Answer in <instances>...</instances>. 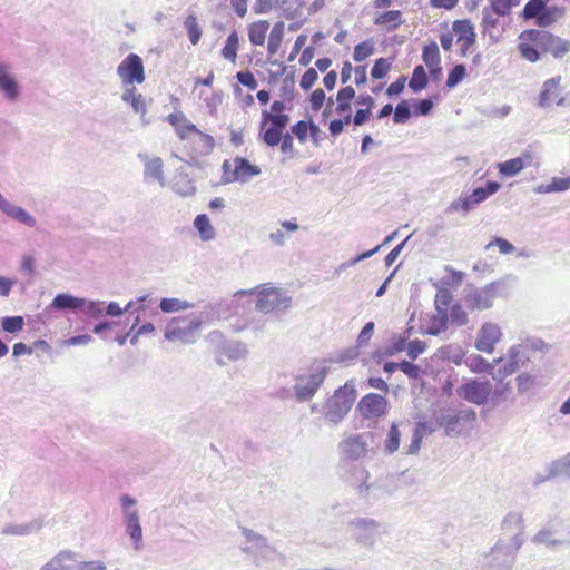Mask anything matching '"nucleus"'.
Returning a JSON list of instances; mask_svg holds the SVG:
<instances>
[{
	"mask_svg": "<svg viewBox=\"0 0 570 570\" xmlns=\"http://www.w3.org/2000/svg\"><path fill=\"white\" fill-rule=\"evenodd\" d=\"M0 212L26 227L33 228L37 225V219L28 210L8 200L1 193Z\"/></svg>",
	"mask_w": 570,
	"mask_h": 570,
	"instance_id": "obj_17",
	"label": "nucleus"
},
{
	"mask_svg": "<svg viewBox=\"0 0 570 570\" xmlns=\"http://www.w3.org/2000/svg\"><path fill=\"white\" fill-rule=\"evenodd\" d=\"M86 298L76 297L71 294L61 293L56 295L50 304V308L57 311H80L85 308Z\"/></svg>",
	"mask_w": 570,
	"mask_h": 570,
	"instance_id": "obj_24",
	"label": "nucleus"
},
{
	"mask_svg": "<svg viewBox=\"0 0 570 570\" xmlns=\"http://www.w3.org/2000/svg\"><path fill=\"white\" fill-rule=\"evenodd\" d=\"M200 326L199 317H173L165 327L164 336L169 342L193 344L198 337Z\"/></svg>",
	"mask_w": 570,
	"mask_h": 570,
	"instance_id": "obj_4",
	"label": "nucleus"
},
{
	"mask_svg": "<svg viewBox=\"0 0 570 570\" xmlns=\"http://www.w3.org/2000/svg\"><path fill=\"white\" fill-rule=\"evenodd\" d=\"M452 302V295L448 289L439 291L435 295V311L448 313V308Z\"/></svg>",
	"mask_w": 570,
	"mask_h": 570,
	"instance_id": "obj_62",
	"label": "nucleus"
},
{
	"mask_svg": "<svg viewBox=\"0 0 570 570\" xmlns=\"http://www.w3.org/2000/svg\"><path fill=\"white\" fill-rule=\"evenodd\" d=\"M355 399L356 390L351 382L340 386L325 403V420L334 425L342 422L351 411Z\"/></svg>",
	"mask_w": 570,
	"mask_h": 570,
	"instance_id": "obj_2",
	"label": "nucleus"
},
{
	"mask_svg": "<svg viewBox=\"0 0 570 570\" xmlns=\"http://www.w3.org/2000/svg\"><path fill=\"white\" fill-rule=\"evenodd\" d=\"M42 527L43 521L41 519H35L27 523L7 524L1 532L6 535H28L38 532Z\"/></svg>",
	"mask_w": 570,
	"mask_h": 570,
	"instance_id": "obj_28",
	"label": "nucleus"
},
{
	"mask_svg": "<svg viewBox=\"0 0 570 570\" xmlns=\"http://www.w3.org/2000/svg\"><path fill=\"white\" fill-rule=\"evenodd\" d=\"M405 476V472H401L397 474H389L385 478H382L376 481V488L381 489L383 492L387 494H392L396 491L402 482V478Z\"/></svg>",
	"mask_w": 570,
	"mask_h": 570,
	"instance_id": "obj_44",
	"label": "nucleus"
},
{
	"mask_svg": "<svg viewBox=\"0 0 570 570\" xmlns=\"http://www.w3.org/2000/svg\"><path fill=\"white\" fill-rule=\"evenodd\" d=\"M184 27L187 30L190 42L197 45L202 37V29L198 26L197 18L194 14H189L184 22Z\"/></svg>",
	"mask_w": 570,
	"mask_h": 570,
	"instance_id": "obj_55",
	"label": "nucleus"
},
{
	"mask_svg": "<svg viewBox=\"0 0 570 570\" xmlns=\"http://www.w3.org/2000/svg\"><path fill=\"white\" fill-rule=\"evenodd\" d=\"M411 117V108L407 100H402L395 107L393 120L396 124H405Z\"/></svg>",
	"mask_w": 570,
	"mask_h": 570,
	"instance_id": "obj_60",
	"label": "nucleus"
},
{
	"mask_svg": "<svg viewBox=\"0 0 570 570\" xmlns=\"http://www.w3.org/2000/svg\"><path fill=\"white\" fill-rule=\"evenodd\" d=\"M328 373L325 365H316L305 375H298L295 380L294 392L297 402L309 401L323 384Z\"/></svg>",
	"mask_w": 570,
	"mask_h": 570,
	"instance_id": "obj_7",
	"label": "nucleus"
},
{
	"mask_svg": "<svg viewBox=\"0 0 570 570\" xmlns=\"http://www.w3.org/2000/svg\"><path fill=\"white\" fill-rule=\"evenodd\" d=\"M476 420V413L471 407L461 410L442 409L436 415V422L445 429L446 435H459L466 425Z\"/></svg>",
	"mask_w": 570,
	"mask_h": 570,
	"instance_id": "obj_6",
	"label": "nucleus"
},
{
	"mask_svg": "<svg viewBox=\"0 0 570 570\" xmlns=\"http://www.w3.org/2000/svg\"><path fill=\"white\" fill-rule=\"evenodd\" d=\"M452 30L458 37V42H465V47L474 45L476 35L470 20H455L452 24Z\"/></svg>",
	"mask_w": 570,
	"mask_h": 570,
	"instance_id": "obj_25",
	"label": "nucleus"
},
{
	"mask_svg": "<svg viewBox=\"0 0 570 570\" xmlns=\"http://www.w3.org/2000/svg\"><path fill=\"white\" fill-rule=\"evenodd\" d=\"M374 53V45L370 40H365L354 47L353 59L356 62L364 61Z\"/></svg>",
	"mask_w": 570,
	"mask_h": 570,
	"instance_id": "obj_57",
	"label": "nucleus"
},
{
	"mask_svg": "<svg viewBox=\"0 0 570 570\" xmlns=\"http://www.w3.org/2000/svg\"><path fill=\"white\" fill-rule=\"evenodd\" d=\"M76 553L70 550H62L57 553L50 561L42 566L41 570H70L75 562Z\"/></svg>",
	"mask_w": 570,
	"mask_h": 570,
	"instance_id": "obj_30",
	"label": "nucleus"
},
{
	"mask_svg": "<svg viewBox=\"0 0 570 570\" xmlns=\"http://www.w3.org/2000/svg\"><path fill=\"white\" fill-rule=\"evenodd\" d=\"M259 138L268 146L276 147L282 138L283 131L277 129L272 122L267 129L261 127Z\"/></svg>",
	"mask_w": 570,
	"mask_h": 570,
	"instance_id": "obj_48",
	"label": "nucleus"
},
{
	"mask_svg": "<svg viewBox=\"0 0 570 570\" xmlns=\"http://www.w3.org/2000/svg\"><path fill=\"white\" fill-rule=\"evenodd\" d=\"M354 478L355 481L352 483L356 494L358 498L367 500L370 497V490L372 488H376L375 483H370L371 473L364 466H358L354 469Z\"/></svg>",
	"mask_w": 570,
	"mask_h": 570,
	"instance_id": "obj_23",
	"label": "nucleus"
},
{
	"mask_svg": "<svg viewBox=\"0 0 570 570\" xmlns=\"http://www.w3.org/2000/svg\"><path fill=\"white\" fill-rule=\"evenodd\" d=\"M354 97H355V90L351 86H346V87L342 88L341 90H338L337 96H336V100H337L336 112L340 115L347 112L351 109L350 101Z\"/></svg>",
	"mask_w": 570,
	"mask_h": 570,
	"instance_id": "obj_45",
	"label": "nucleus"
},
{
	"mask_svg": "<svg viewBox=\"0 0 570 570\" xmlns=\"http://www.w3.org/2000/svg\"><path fill=\"white\" fill-rule=\"evenodd\" d=\"M472 209L473 206L468 196H461L450 203V205L445 208V213H461L462 216H466Z\"/></svg>",
	"mask_w": 570,
	"mask_h": 570,
	"instance_id": "obj_52",
	"label": "nucleus"
},
{
	"mask_svg": "<svg viewBox=\"0 0 570 570\" xmlns=\"http://www.w3.org/2000/svg\"><path fill=\"white\" fill-rule=\"evenodd\" d=\"M522 161L512 158L498 164L499 173L504 177H513L522 170Z\"/></svg>",
	"mask_w": 570,
	"mask_h": 570,
	"instance_id": "obj_54",
	"label": "nucleus"
},
{
	"mask_svg": "<svg viewBox=\"0 0 570 570\" xmlns=\"http://www.w3.org/2000/svg\"><path fill=\"white\" fill-rule=\"evenodd\" d=\"M268 121L272 122L277 129L284 131V129L289 122V116L286 114L274 115L272 112H268L267 110H264L262 112L261 127L265 128Z\"/></svg>",
	"mask_w": 570,
	"mask_h": 570,
	"instance_id": "obj_47",
	"label": "nucleus"
},
{
	"mask_svg": "<svg viewBox=\"0 0 570 570\" xmlns=\"http://www.w3.org/2000/svg\"><path fill=\"white\" fill-rule=\"evenodd\" d=\"M353 538L364 547H373L380 534V523L374 519L355 518L350 522Z\"/></svg>",
	"mask_w": 570,
	"mask_h": 570,
	"instance_id": "obj_12",
	"label": "nucleus"
},
{
	"mask_svg": "<svg viewBox=\"0 0 570 570\" xmlns=\"http://www.w3.org/2000/svg\"><path fill=\"white\" fill-rule=\"evenodd\" d=\"M428 86V76L423 66L419 65L414 68L409 87L419 92Z\"/></svg>",
	"mask_w": 570,
	"mask_h": 570,
	"instance_id": "obj_49",
	"label": "nucleus"
},
{
	"mask_svg": "<svg viewBox=\"0 0 570 570\" xmlns=\"http://www.w3.org/2000/svg\"><path fill=\"white\" fill-rule=\"evenodd\" d=\"M549 0H529L523 10L520 13V17L523 20L535 19L538 21V17H540L541 12L544 10V6Z\"/></svg>",
	"mask_w": 570,
	"mask_h": 570,
	"instance_id": "obj_42",
	"label": "nucleus"
},
{
	"mask_svg": "<svg viewBox=\"0 0 570 570\" xmlns=\"http://www.w3.org/2000/svg\"><path fill=\"white\" fill-rule=\"evenodd\" d=\"M561 77H552L543 82L542 90L539 96V106L544 108L559 97V86Z\"/></svg>",
	"mask_w": 570,
	"mask_h": 570,
	"instance_id": "obj_26",
	"label": "nucleus"
},
{
	"mask_svg": "<svg viewBox=\"0 0 570 570\" xmlns=\"http://www.w3.org/2000/svg\"><path fill=\"white\" fill-rule=\"evenodd\" d=\"M548 476L570 478V453L559 460L553 461L548 468Z\"/></svg>",
	"mask_w": 570,
	"mask_h": 570,
	"instance_id": "obj_41",
	"label": "nucleus"
},
{
	"mask_svg": "<svg viewBox=\"0 0 570 570\" xmlns=\"http://www.w3.org/2000/svg\"><path fill=\"white\" fill-rule=\"evenodd\" d=\"M138 158L144 161V177L146 180L154 179L165 186L163 171L164 163L160 157L149 158L147 154L139 153Z\"/></svg>",
	"mask_w": 570,
	"mask_h": 570,
	"instance_id": "obj_22",
	"label": "nucleus"
},
{
	"mask_svg": "<svg viewBox=\"0 0 570 570\" xmlns=\"http://www.w3.org/2000/svg\"><path fill=\"white\" fill-rule=\"evenodd\" d=\"M284 37V22L279 21L274 24L269 32L267 50L271 56L275 55L282 43Z\"/></svg>",
	"mask_w": 570,
	"mask_h": 570,
	"instance_id": "obj_43",
	"label": "nucleus"
},
{
	"mask_svg": "<svg viewBox=\"0 0 570 570\" xmlns=\"http://www.w3.org/2000/svg\"><path fill=\"white\" fill-rule=\"evenodd\" d=\"M0 92L8 101H16L20 96V88L11 68L3 62H0Z\"/></svg>",
	"mask_w": 570,
	"mask_h": 570,
	"instance_id": "obj_18",
	"label": "nucleus"
},
{
	"mask_svg": "<svg viewBox=\"0 0 570 570\" xmlns=\"http://www.w3.org/2000/svg\"><path fill=\"white\" fill-rule=\"evenodd\" d=\"M247 546L244 548L247 552H252L263 558H268L275 553L274 549L268 546L267 540L249 529H243Z\"/></svg>",
	"mask_w": 570,
	"mask_h": 570,
	"instance_id": "obj_20",
	"label": "nucleus"
},
{
	"mask_svg": "<svg viewBox=\"0 0 570 570\" xmlns=\"http://www.w3.org/2000/svg\"><path fill=\"white\" fill-rule=\"evenodd\" d=\"M497 295V284L490 283L483 287H470L466 293V305L473 309H488L493 305Z\"/></svg>",
	"mask_w": 570,
	"mask_h": 570,
	"instance_id": "obj_14",
	"label": "nucleus"
},
{
	"mask_svg": "<svg viewBox=\"0 0 570 570\" xmlns=\"http://www.w3.org/2000/svg\"><path fill=\"white\" fill-rule=\"evenodd\" d=\"M531 40L538 48L544 52L551 53L554 58H562L570 50V42L557 37L546 30H527L521 38Z\"/></svg>",
	"mask_w": 570,
	"mask_h": 570,
	"instance_id": "obj_8",
	"label": "nucleus"
},
{
	"mask_svg": "<svg viewBox=\"0 0 570 570\" xmlns=\"http://www.w3.org/2000/svg\"><path fill=\"white\" fill-rule=\"evenodd\" d=\"M269 28V23L266 20H259L253 22L248 27L249 41L255 46H263L266 38V32Z\"/></svg>",
	"mask_w": 570,
	"mask_h": 570,
	"instance_id": "obj_38",
	"label": "nucleus"
},
{
	"mask_svg": "<svg viewBox=\"0 0 570 570\" xmlns=\"http://www.w3.org/2000/svg\"><path fill=\"white\" fill-rule=\"evenodd\" d=\"M121 99L131 105L135 112L144 116L146 114L145 98L141 94H137L135 88H128L124 91Z\"/></svg>",
	"mask_w": 570,
	"mask_h": 570,
	"instance_id": "obj_40",
	"label": "nucleus"
},
{
	"mask_svg": "<svg viewBox=\"0 0 570 570\" xmlns=\"http://www.w3.org/2000/svg\"><path fill=\"white\" fill-rule=\"evenodd\" d=\"M404 20L402 19V12L400 10H390L379 14L374 19V23L377 26H387L390 31L397 29Z\"/></svg>",
	"mask_w": 570,
	"mask_h": 570,
	"instance_id": "obj_37",
	"label": "nucleus"
},
{
	"mask_svg": "<svg viewBox=\"0 0 570 570\" xmlns=\"http://www.w3.org/2000/svg\"><path fill=\"white\" fill-rule=\"evenodd\" d=\"M430 430L433 431V429L428 426L426 422H420L416 424V426L412 431L411 436V443L409 445H404L402 453L407 455H414L417 454L421 448L422 439H423V431Z\"/></svg>",
	"mask_w": 570,
	"mask_h": 570,
	"instance_id": "obj_35",
	"label": "nucleus"
},
{
	"mask_svg": "<svg viewBox=\"0 0 570 570\" xmlns=\"http://www.w3.org/2000/svg\"><path fill=\"white\" fill-rule=\"evenodd\" d=\"M387 401L376 393H368L361 399L357 410L364 419H377L385 414Z\"/></svg>",
	"mask_w": 570,
	"mask_h": 570,
	"instance_id": "obj_16",
	"label": "nucleus"
},
{
	"mask_svg": "<svg viewBox=\"0 0 570 570\" xmlns=\"http://www.w3.org/2000/svg\"><path fill=\"white\" fill-rule=\"evenodd\" d=\"M501 337L500 326L495 323L487 322L479 330L474 346L480 352L491 354Z\"/></svg>",
	"mask_w": 570,
	"mask_h": 570,
	"instance_id": "obj_15",
	"label": "nucleus"
},
{
	"mask_svg": "<svg viewBox=\"0 0 570 570\" xmlns=\"http://www.w3.org/2000/svg\"><path fill=\"white\" fill-rule=\"evenodd\" d=\"M501 185L497 181H488L484 187H476L470 195H466L473 208L483 203L488 197L495 194Z\"/></svg>",
	"mask_w": 570,
	"mask_h": 570,
	"instance_id": "obj_34",
	"label": "nucleus"
},
{
	"mask_svg": "<svg viewBox=\"0 0 570 570\" xmlns=\"http://www.w3.org/2000/svg\"><path fill=\"white\" fill-rule=\"evenodd\" d=\"M492 392V385L488 380L471 379L456 389L459 397L475 405L488 402Z\"/></svg>",
	"mask_w": 570,
	"mask_h": 570,
	"instance_id": "obj_10",
	"label": "nucleus"
},
{
	"mask_svg": "<svg viewBox=\"0 0 570 570\" xmlns=\"http://www.w3.org/2000/svg\"><path fill=\"white\" fill-rule=\"evenodd\" d=\"M24 320L22 316H6L1 320L2 330L7 333H18L23 328Z\"/></svg>",
	"mask_w": 570,
	"mask_h": 570,
	"instance_id": "obj_58",
	"label": "nucleus"
},
{
	"mask_svg": "<svg viewBox=\"0 0 570 570\" xmlns=\"http://www.w3.org/2000/svg\"><path fill=\"white\" fill-rule=\"evenodd\" d=\"M519 394H524L539 385L537 376L528 372H523L515 377Z\"/></svg>",
	"mask_w": 570,
	"mask_h": 570,
	"instance_id": "obj_51",
	"label": "nucleus"
},
{
	"mask_svg": "<svg viewBox=\"0 0 570 570\" xmlns=\"http://www.w3.org/2000/svg\"><path fill=\"white\" fill-rule=\"evenodd\" d=\"M531 541L535 544H544L549 548H554L563 544H569L570 540H562L554 538V530L552 525L547 524L532 537Z\"/></svg>",
	"mask_w": 570,
	"mask_h": 570,
	"instance_id": "obj_29",
	"label": "nucleus"
},
{
	"mask_svg": "<svg viewBox=\"0 0 570 570\" xmlns=\"http://www.w3.org/2000/svg\"><path fill=\"white\" fill-rule=\"evenodd\" d=\"M120 505L126 532L132 540L134 548L139 550L142 541V529L140 525L138 510L136 509L137 500L129 494H122L120 497Z\"/></svg>",
	"mask_w": 570,
	"mask_h": 570,
	"instance_id": "obj_9",
	"label": "nucleus"
},
{
	"mask_svg": "<svg viewBox=\"0 0 570 570\" xmlns=\"http://www.w3.org/2000/svg\"><path fill=\"white\" fill-rule=\"evenodd\" d=\"M465 75H466L465 66L462 63L455 65L449 72V76L446 79V86L449 88L455 87L464 79Z\"/></svg>",
	"mask_w": 570,
	"mask_h": 570,
	"instance_id": "obj_59",
	"label": "nucleus"
},
{
	"mask_svg": "<svg viewBox=\"0 0 570 570\" xmlns=\"http://www.w3.org/2000/svg\"><path fill=\"white\" fill-rule=\"evenodd\" d=\"M521 0H490V7L497 16H508L512 7L518 6Z\"/></svg>",
	"mask_w": 570,
	"mask_h": 570,
	"instance_id": "obj_56",
	"label": "nucleus"
},
{
	"mask_svg": "<svg viewBox=\"0 0 570 570\" xmlns=\"http://www.w3.org/2000/svg\"><path fill=\"white\" fill-rule=\"evenodd\" d=\"M226 355L229 360L236 361L246 357L247 348L244 344L236 342L232 343L226 348Z\"/></svg>",
	"mask_w": 570,
	"mask_h": 570,
	"instance_id": "obj_64",
	"label": "nucleus"
},
{
	"mask_svg": "<svg viewBox=\"0 0 570 570\" xmlns=\"http://www.w3.org/2000/svg\"><path fill=\"white\" fill-rule=\"evenodd\" d=\"M167 120L175 127L180 139H186L189 132H199V129L183 112L169 114Z\"/></svg>",
	"mask_w": 570,
	"mask_h": 570,
	"instance_id": "obj_27",
	"label": "nucleus"
},
{
	"mask_svg": "<svg viewBox=\"0 0 570 570\" xmlns=\"http://www.w3.org/2000/svg\"><path fill=\"white\" fill-rule=\"evenodd\" d=\"M238 49V35L233 31L226 39L225 46L222 49V55L225 59L235 62Z\"/></svg>",
	"mask_w": 570,
	"mask_h": 570,
	"instance_id": "obj_53",
	"label": "nucleus"
},
{
	"mask_svg": "<svg viewBox=\"0 0 570 570\" xmlns=\"http://www.w3.org/2000/svg\"><path fill=\"white\" fill-rule=\"evenodd\" d=\"M422 60L426 67H435L440 65V51L436 42L431 41L423 47Z\"/></svg>",
	"mask_w": 570,
	"mask_h": 570,
	"instance_id": "obj_50",
	"label": "nucleus"
},
{
	"mask_svg": "<svg viewBox=\"0 0 570 570\" xmlns=\"http://www.w3.org/2000/svg\"><path fill=\"white\" fill-rule=\"evenodd\" d=\"M403 431L400 425L396 423H392L390 426L386 438L383 442V451L385 454L391 455L400 450L401 439L403 436Z\"/></svg>",
	"mask_w": 570,
	"mask_h": 570,
	"instance_id": "obj_33",
	"label": "nucleus"
},
{
	"mask_svg": "<svg viewBox=\"0 0 570 570\" xmlns=\"http://www.w3.org/2000/svg\"><path fill=\"white\" fill-rule=\"evenodd\" d=\"M391 69V62L385 58L375 60L371 70V76L374 79H383Z\"/></svg>",
	"mask_w": 570,
	"mask_h": 570,
	"instance_id": "obj_61",
	"label": "nucleus"
},
{
	"mask_svg": "<svg viewBox=\"0 0 570 570\" xmlns=\"http://www.w3.org/2000/svg\"><path fill=\"white\" fill-rule=\"evenodd\" d=\"M519 550L508 544L505 538H499L490 551L483 554L482 567L487 570H512Z\"/></svg>",
	"mask_w": 570,
	"mask_h": 570,
	"instance_id": "obj_5",
	"label": "nucleus"
},
{
	"mask_svg": "<svg viewBox=\"0 0 570 570\" xmlns=\"http://www.w3.org/2000/svg\"><path fill=\"white\" fill-rule=\"evenodd\" d=\"M449 313L436 312L424 326L422 325V333L429 335H439L444 332L448 327Z\"/></svg>",
	"mask_w": 570,
	"mask_h": 570,
	"instance_id": "obj_32",
	"label": "nucleus"
},
{
	"mask_svg": "<svg viewBox=\"0 0 570 570\" xmlns=\"http://www.w3.org/2000/svg\"><path fill=\"white\" fill-rule=\"evenodd\" d=\"M235 167L232 171V178L226 179L229 181H242L246 183L252 177L261 174V168L256 165L250 164L246 158L236 157L234 159Z\"/></svg>",
	"mask_w": 570,
	"mask_h": 570,
	"instance_id": "obj_21",
	"label": "nucleus"
},
{
	"mask_svg": "<svg viewBox=\"0 0 570 570\" xmlns=\"http://www.w3.org/2000/svg\"><path fill=\"white\" fill-rule=\"evenodd\" d=\"M530 361V354L527 351V346L521 344L513 345L508 351V361L503 365V374L510 375L521 367H524Z\"/></svg>",
	"mask_w": 570,
	"mask_h": 570,
	"instance_id": "obj_19",
	"label": "nucleus"
},
{
	"mask_svg": "<svg viewBox=\"0 0 570 570\" xmlns=\"http://www.w3.org/2000/svg\"><path fill=\"white\" fill-rule=\"evenodd\" d=\"M191 307H193L191 303L176 298V297L161 298L160 303H159V308L164 313H174V312L185 311V309H188Z\"/></svg>",
	"mask_w": 570,
	"mask_h": 570,
	"instance_id": "obj_46",
	"label": "nucleus"
},
{
	"mask_svg": "<svg viewBox=\"0 0 570 570\" xmlns=\"http://www.w3.org/2000/svg\"><path fill=\"white\" fill-rule=\"evenodd\" d=\"M492 407H497L502 403L513 404L515 399L512 393V387L509 382L500 383L494 389L489 397Z\"/></svg>",
	"mask_w": 570,
	"mask_h": 570,
	"instance_id": "obj_31",
	"label": "nucleus"
},
{
	"mask_svg": "<svg viewBox=\"0 0 570 570\" xmlns=\"http://www.w3.org/2000/svg\"><path fill=\"white\" fill-rule=\"evenodd\" d=\"M117 75L125 85L142 83L145 81L142 59L136 53H129L117 67Z\"/></svg>",
	"mask_w": 570,
	"mask_h": 570,
	"instance_id": "obj_13",
	"label": "nucleus"
},
{
	"mask_svg": "<svg viewBox=\"0 0 570 570\" xmlns=\"http://www.w3.org/2000/svg\"><path fill=\"white\" fill-rule=\"evenodd\" d=\"M374 435L372 432L351 433L338 442L337 450L341 462H356L368 455V446Z\"/></svg>",
	"mask_w": 570,
	"mask_h": 570,
	"instance_id": "obj_3",
	"label": "nucleus"
},
{
	"mask_svg": "<svg viewBox=\"0 0 570 570\" xmlns=\"http://www.w3.org/2000/svg\"><path fill=\"white\" fill-rule=\"evenodd\" d=\"M194 226L198 230L202 240L208 242L215 238V229L206 214H199L194 220Z\"/></svg>",
	"mask_w": 570,
	"mask_h": 570,
	"instance_id": "obj_39",
	"label": "nucleus"
},
{
	"mask_svg": "<svg viewBox=\"0 0 570 570\" xmlns=\"http://www.w3.org/2000/svg\"><path fill=\"white\" fill-rule=\"evenodd\" d=\"M238 295L257 294L256 309L264 313H284L292 305V297L283 288L269 284L258 285L248 291H239Z\"/></svg>",
	"mask_w": 570,
	"mask_h": 570,
	"instance_id": "obj_1",
	"label": "nucleus"
},
{
	"mask_svg": "<svg viewBox=\"0 0 570 570\" xmlns=\"http://www.w3.org/2000/svg\"><path fill=\"white\" fill-rule=\"evenodd\" d=\"M524 529L525 524L522 513L518 511H511L503 518L501 522L500 538H505L508 540V544L513 546L514 549H520L524 542Z\"/></svg>",
	"mask_w": 570,
	"mask_h": 570,
	"instance_id": "obj_11",
	"label": "nucleus"
},
{
	"mask_svg": "<svg viewBox=\"0 0 570 570\" xmlns=\"http://www.w3.org/2000/svg\"><path fill=\"white\" fill-rule=\"evenodd\" d=\"M360 347L357 344L355 346H351L337 353L335 357V362L348 364L356 360L360 355Z\"/></svg>",
	"mask_w": 570,
	"mask_h": 570,
	"instance_id": "obj_63",
	"label": "nucleus"
},
{
	"mask_svg": "<svg viewBox=\"0 0 570 570\" xmlns=\"http://www.w3.org/2000/svg\"><path fill=\"white\" fill-rule=\"evenodd\" d=\"M564 8L558 6H544V10L541 12L540 17H538V21L535 24L540 28H546L554 23L558 19L563 17Z\"/></svg>",
	"mask_w": 570,
	"mask_h": 570,
	"instance_id": "obj_36",
	"label": "nucleus"
}]
</instances>
